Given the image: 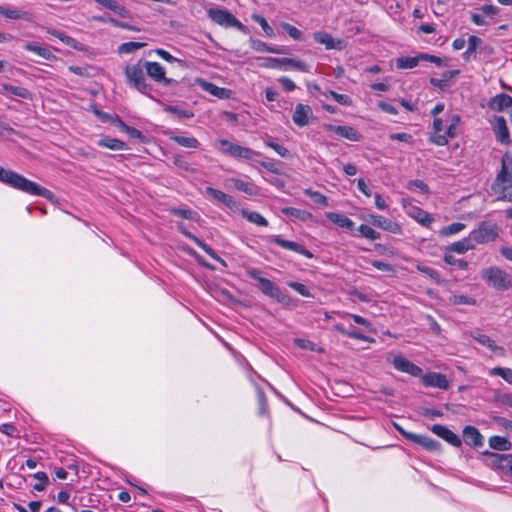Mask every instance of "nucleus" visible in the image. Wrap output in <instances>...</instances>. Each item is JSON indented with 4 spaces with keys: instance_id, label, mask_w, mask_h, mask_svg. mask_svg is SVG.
Returning a JSON list of instances; mask_svg holds the SVG:
<instances>
[{
    "instance_id": "f257e3e1",
    "label": "nucleus",
    "mask_w": 512,
    "mask_h": 512,
    "mask_svg": "<svg viewBox=\"0 0 512 512\" xmlns=\"http://www.w3.org/2000/svg\"><path fill=\"white\" fill-rule=\"evenodd\" d=\"M216 148L223 154L231 156L236 159L240 160H246L251 163H258L266 170L277 173L278 169L276 168V165L272 161H264L260 160V157L262 156L261 153L250 149L248 147L241 146L237 143L230 142L225 139L218 140L215 143Z\"/></svg>"
},
{
    "instance_id": "f03ea898",
    "label": "nucleus",
    "mask_w": 512,
    "mask_h": 512,
    "mask_svg": "<svg viewBox=\"0 0 512 512\" xmlns=\"http://www.w3.org/2000/svg\"><path fill=\"white\" fill-rule=\"evenodd\" d=\"M0 182L20 190L30 195L41 196L47 200H54L55 195L50 190L28 180L24 176L12 171L6 170L0 166Z\"/></svg>"
},
{
    "instance_id": "7ed1b4c3",
    "label": "nucleus",
    "mask_w": 512,
    "mask_h": 512,
    "mask_svg": "<svg viewBox=\"0 0 512 512\" xmlns=\"http://www.w3.org/2000/svg\"><path fill=\"white\" fill-rule=\"evenodd\" d=\"M247 276L255 279L259 283V288L263 294L276 299L279 303L286 304L289 301V296L283 293L278 286L271 280L261 276L260 270L256 268H249L246 271Z\"/></svg>"
},
{
    "instance_id": "20e7f679",
    "label": "nucleus",
    "mask_w": 512,
    "mask_h": 512,
    "mask_svg": "<svg viewBox=\"0 0 512 512\" xmlns=\"http://www.w3.org/2000/svg\"><path fill=\"white\" fill-rule=\"evenodd\" d=\"M482 278L493 288L505 291L512 287V280L508 273L499 267L492 266L481 271Z\"/></svg>"
},
{
    "instance_id": "39448f33",
    "label": "nucleus",
    "mask_w": 512,
    "mask_h": 512,
    "mask_svg": "<svg viewBox=\"0 0 512 512\" xmlns=\"http://www.w3.org/2000/svg\"><path fill=\"white\" fill-rule=\"evenodd\" d=\"M143 68L144 66L139 62L134 65L126 66L124 73L130 85L141 93L148 94V92L152 90V87L146 82Z\"/></svg>"
},
{
    "instance_id": "423d86ee",
    "label": "nucleus",
    "mask_w": 512,
    "mask_h": 512,
    "mask_svg": "<svg viewBox=\"0 0 512 512\" xmlns=\"http://www.w3.org/2000/svg\"><path fill=\"white\" fill-rule=\"evenodd\" d=\"M208 16L216 24L225 28L234 27L241 32L246 31V26L243 25L231 12L227 9L221 8H210L208 10Z\"/></svg>"
},
{
    "instance_id": "0eeeda50",
    "label": "nucleus",
    "mask_w": 512,
    "mask_h": 512,
    "mask_svg": "<svg viewBox=\"0 0 512 512\" xmlns=\"http://www.w3.org/2000/svg\"><path fill=\"white\" fill-rule=\"evenodd\" d=\"M499 235V227L497 224L483 221L471 233V239L474 244H486L494 241Z\"/></svg>"
},
{
    "instance_id": "6e6552de",
    "label": "nucleus",
    "mask_w": 512,
    "mask_h": 512,
    "mask_svg": "<svg viewBox=\"0 0 512 512\" xmlns=\"http://www.w3.org/2000/svg\"><path fill=\"white\" fill-rule=\"evenodd\" d=\"M486 465L499 470L502 474L512 476V455L511 454H498L491 451H484Z\"/></svg>"
},
{
    "instance_id": "1a4fd4ad",
    "label": "nucleus",
    "mask_w": 512,
    "mask_h": 512,
    "mask_svg": "<svg viewBox=\"0 0 512 512\" xmlns=\"http://www.w3.org/2000/svg\"><path fill=\"white\" fill-rule=\"evenodd\" d=\"M264 68L280 69L287 71L289 69H295L302 72H309V66L301 60L295 58H267L264 63L261 64Z\"/></svg>"
},
{
    "instance_id": "9d476101",
    "label": "nucleus",
    "mask_w": 512,
    "mask_h": 512,
    "mask_svg": "<svg viewBox=\"0 0 512 512\" xmlns=\"http://www.w3.org/2000/svg\"><path fill=\"white\" fill-rule=\"evenodd\" d=\"M396 428L399 431V433L407 440H410L411 442L420 445L421 447L428 451L436 452L440 451L441 449V443L429 436L407 432L399 426H396Z\"/></svg>"
},
{
    "instance_id": "9b49d317",
    "label": "nucleus",
    "mask_w": 512,
    "mask_h": 512,
    "mask_svg": "<svg viewBox=\"0 0 512 512\" xmlns=\"http://www.w3.org/2000/svg\"><path fill=\"white\" fill-rule=\"evenodd\" d=\"M143 66L146 69L148 76L151 77L154 81L160 82L164 86L178 84L177 80L167 78L165 76V69L158 62L146 61Z\"/></svg>"
},
{
    "instance_id": "f8f14e48",
    "label": "nucleus",
    "mask_w": 512,
    "mask_h": 512,
    "mask_svg": "<svg viewBox=\"0 0 512 512\" xmlns=\"http://www.w3.org/2000/svg\"><path fill=\"white\" fill-rule=\"evenodd\" d=\"M206 193L209 196H211L215 201L224 204L233 212H238L240 210V203L236 201L233 196L212 187H207Z\"/></svg>"
},
{
    "instance_id": "ddd939ff",
    "label": "nucleus",
    "mask_w": 512,
    "mask_h": 512,
    "mask_svg": "<svg viewBox=\"0 0 512 512\" xmlns=\"http://www.w3.org/2000/svg\"><path fill=\"white\" fill-rule=\"evenodd\" d=\"M270 242L280 246L283 249L291 250V251L296 252L300 255H303L307 258H313V254L308 249H306L303 245H301L297 242L285 240L280 235L272 236L270 238Z\"/></svg>"
},
{
    "instance_id": "4468645a",
    "label": "nucleus",
    "mask_w": 512,
    "mask_h": 512,
    "mask_svg": "<svg viewBox=\"0 0 512 512\" xmlns=\"http://www.w3.org/2000/svg\"><path fill=\"white\" fill-rule=\"evenodd\" d=\"M392 364L396 370L407 373L411 376L418 377L422 374V369L419 366L415 365L402 355L394 356Z\"/></svg>"
},
{
    "instance_id": "2eb2a0df",
    "label": "nucleus",
    "mask_w": 512,
    "mask_h": 512,
    "mask_svg": "<svg viewBox=\"0 0 512 512\" xmlns=\"http://www.w3.org/2000/svg\"><path fill=\"white\" fill-rule=\"evenodd\" d=\"M430 430L436 434L438 437L442 438L449 444L454 447H460L462 445V441L458 435H456L453 431L448 429L446 426L441 424H434L430 427Z\"/></svg>"
},
{
    "instance_id": "dca6fc26",
    "label": "nucleus",
    "mask_w": 512,
    "mask_h": 512,
    "mask_svg": "<svg viewBox=\"0 0 512 512\" xmlns=\"http://www.w3.org/2000/svg\"><path fill=\"white\" fill-rule=\"evenodd\" d=\"M313 116L312 108L309 105L297 104L293 112V122L300 127L310 124L309 120Z\"/></svg>"
},
{
    "instance_id": "f3484780",
    "label": "nucleus",
    "mask_w": 512,
    "mask_h": 512,
    "mask_svg": "<svg viewBox=\"0 0 512 512\" xmlns=\"http://www.w3.org/2000/svg\"><path fill=\"white\" fill-rule=\"evenodd\" d=\"M369 222L375 227L381 228L385 231H388V232H391L394 234H398L401 232V227L398 223H396L388 218H385L381 215H374V214L370 215Z\"/></svg>"
},
{
    "instance_id": "a211bd4d",
    "label": "nucleus",
    "mask_w": 512,
    "mask_h": 512,
    "mask_svg": "<svg viewBox=\"0 0 512 512\" xmlns=\"http://www.w3.org/2000/svg\"><path fill=\"white\" fill-rule=\"evenodd\" d=\"M422 382L426 387H437L443 390L448 389L449 381L444 374L430 372L422 376Z\"/></svg>"
},
{
    "instance_id": "6ab92c4d",
    "label": "nucleus",
    "mask_w": 512,
    "mask_h": 512,
    "mask_svg": "<svg viewBox=\"0 0 512 512\" xmlns=\"http://www.w3.org/2000/svg\"><path fill=\"white\" fill-rule=\"evenodd\" d=\"M464 442L474 448L481 447L484 444V437L474 426H465L463 429Z\"/></svg>"
},
{
    "instance_id": "aec40b11",
    "label": "nucleus",
    "mask_w": 512,
    "mask_h": 512,
    "mask_svg": "<svg viewBox=\"0 0 512 512\" xmlns=\"http://www.w3.org/2000/svg\"><path fill=\"white\" fill-rule=\"evenodd\" d=\"M233 187L249 196H255L259 192V188L254 184L253 181H246L238 178H230L227 180Z\"/></svg>"
},
{
    "instance_id": "412c9836",
    "label": "nucleus",
    "mask_w": 512,
    "mask_h": 512,
    "mask_svg": "<svg viewBox=\"0 0 512 512\" xmlns=\"http://www.w3.org/2000/svg\"><path fill=\"white\" fill-rule=\"evenodd\" d=\"M313 39L320 44L325 45L327 49H341L342 41L335 40L329 33L325 31H316L313 34Z\"/></svg>"
},
{
    "instance_id": "4be33fe9",
    "label": "nucleus",
    "mask_w": 512,
    "mask_h": 512,
    "mask_svg": "<svg viewBox=\"0 0 512 512\" xmlns=\"http://www.w3.org/2000/svg\"><path fill=\"white\" fill-rule=\"evenodd\" d=\"M122 18H131V12L116 0H93Z\"/></svg>"
},
{
    "instance_id": "5701e85b",
    "label": "nucleus",
    "mask_w": 512,
    "mask_h": 512,
    "mask_svg": "<svg viewBox=\"0 0 512 512\" xmlns=\"http://www.w3.org/2000/svg\"><path fill=\"white\" fill-rule=\"evenodd\" d=\"M489 108L493 111H503L512 108V97L501 93L491 98L488 104Z\"/></svg>"
},
{
    "instance_id": "b1692460",
    "label": "nucleus",
    "mask_w": 512,
    "mask_h": 512,
    "mask_svg": "<svg viewBox=\"0 0 512 512\" xmlns=\"http://www.w3.org/2000/svg\"><path fill=\"white\" fill-rule=\"evenodd\" d=\"M94 113L102 123L110 124L116 128H130L114 113L102 112L96 108H94Z\"/></svg>"
},
{
    "instance_id": "393cba45",
    "label": "nucleus",
    "mask_w": 512,
    "mask_h": 512,
    "mask_svg": "<svg viewBox=\"0 0 512 512\" xmlns=\"http://www.w3.org/2000/svg\"><path fill=\"white\" fill-rule=\"evenodd\" d=\"M97 145L100 147H104L113 151H121L128 150L130 147L125 141L120 139L111 138V137H103L97 141Z\"/></svg>"
},
{
    "instance_id": "a878e982",
    "label": "nucleus",
    "mask_w": 512,
    "mask_h": 512,
    "mask_svg": "<svg viewBox=\"0 0 512 512\" xmlns=\"http://www.w3.org/2000/svg\"><path fill=\"white\" fill-rule=\"evenodd\" d=\"M408 214L425 227H429L433 222L432 216L417 206H411V208L408 210Z\"/></svg>"
},
{
    "instance_id": "bb28decb",
    "label": "nucleus",
    "mask_w": 512,
    "mask_h": 512,
    "mask_svg": "<svg viewBox=\"0 0 512 512\" xmlns=\"http://www.w3.org/2000/svg\"><path fill=\"white\" fill-rule=\"evenodd\" d=\"M202 88L208 92L209 94L219 98V99H228L231 95V90L223 87H219L214 83L203 81Z\"/></svg>"
},
{
    "instance_id": "cd10ccee",
    "label": "nucleus",
    "mask_w": 512,
    "mask_h": 512,
    "mask_svg": "<svg viewBox=\"0 0 512 512\" xmlns=\"http://www.w3.org/2000/svg\"><path fill=\"white\" fill-rule=\"evenodd\" d=\"M93 20L98 21V22H102V23H110V24H112L115 27L126 29V30H130V31H137V32L140 31L139 28H137V27H135L133 25H130L127 22L119 21V20L111 17L108 14H104V15H101V16H94Z\"/></svg>"
},
{
    "instance_id": "c85d7f7f",
    "label": "nucleus",
    "mask_w": 512,
    "mask_h": 512,
    "mask_svg": "<svg viewBox=\"0 0 512 512\" xmlns=\"http://www.w3.org/2000/svg\"><path fill=\"white\" fill-rule=\"evenodd\" d=\"M475 248V244L469 235L466 238L461 239L460 241L454 242L447 247L448 251L456 252L458 254H464L465 252L472 250Z\"/></svg>"
},
{
    "instance_id": "c756f323",
    "label": "nucleus",
    "mask_w": 512,
    "mask_h": 512,
    "mask_svg": "<svg viewBox=\"0 0 512 512\" xmlns=\"http://www.w3.org/2000/svg\"><path fill=\"white\" fill-rule=\"evenodd\" d=\"M493 189L499 192L497 200L512 202V183L498 182L496 179L493 184Z\"/></svg>"
},
{
    "instance_id": "7c9ffc66",
    "label": "nucleus",
    "mask_w": 512,
    "mask_h": 512,
    "mask_svg": "<svg viewBox=\"0 0 512 512\" xmlns=\"http://www.w3.org/2000/svg\"><path fill=\"white\" fill-rule=\"evenodd\" d=\"M1 15L7 19H24L26 21H32L33 15L28 11H23L15 8L2 7Z\"/></svg>"
},
{
    "instance_id": "2f4dec72",
    "label": "nucleus",
    "mask_w": 512,
    "mask_h": 512,
    "mask_svg": "<svg viewBox=\"0 0 512 512\" xmlns=\"http://www.w3.org/2000/svg\"><path fill=\"white\" fill-rule=\"evenodd\" d=\"M326 217L328 220L342 228H346L348 230H352L354 228V222L344 214L329 212L326 214Z\"/></svg>"
},
{
    "instance_id": "473e14b6",
    "label": "nucleus",
    "mask_w": 512,
    "mask_h": 512,
    "mask_svg": "<svg viewBox=\"0 0 512 512\" xmlns=\"http://www.w3.org/2000/svg\"><path fill=\"white\" fill-rule=\"evenodd\" d=\"M23 48L27 51L33 52L45 60L55 59V55L47 48L42 47L36 43L27 42Z\"/></svg>"
},
{
    "instance_id": "72a5a7b5",
    "label": "nucleus",
    "mask_w": 512,
    "mask_h": 512,
    "mask_svg": "<svg viewBox=\"0 0 512 512\" xmlns=\"http://www.w3.org/2000/svg\"><path fill=\"white\" fill-rule=\"evenodd\" d=\"M456 131L457 130H435L430 136V140L438 146H443L447 144L448 138H453L457 135Z\"/></svg>"
},
{
    "instance_id": "f704fd0d",
    "label": "nucleus",
    "mask_w": 512,
    "mask_h": 512,
    "mask_svg": "<svg viewBox=\"0 0 512 512\" xmlns=\"http://www.w3.org/2000/svg\"><path fill=\"white\" fill-rule=\"evenodd\" d=\"M489 446L496 451H509L512 443L506 437L495 435L489 438Z\"/></svg>"
},
{
    "instance_id": "c9c22d12",
    "label": "nucleus",
    "mask_w": 512,
    "mask_h": 512,
    "mask_svg": "<svg viewBox=\"0 0 512 512\" xmlns=\"http://www.w3.org/2000/svg\"><path fill=\"white\" fill-rule=\"evenodd\" d=\"M185 236L190 238L197 246H199L203 251H205L213 259H215L216 261L220 262L223 265H226L225 261L217 255L215 250H213L209 245H207L205 242L200 240L198 237H196L192 233H185Z\"/></svg>"
},
{
    "instance_id": "e433bc0d",
    "label": "nucleus",
    "mask_w": 512,
    "mask_h": 512,
    "mask_svg": "<svg viewBox=\"0 0 512 512\" xmlns=\"http://www.w3.org/2000/svg\"><path fill=\"white\" fill-rule=\"evenodd\" d=\"M238 212H240L241 215L251 223L263 227H266L268 225V221L266 220V218H264L260 213L256 211H249L247 209H243L240 207V210Z\"/></svg>"
},
{
    "instance_id": "4c0bfd02",
    "label": "nucleus",
    "mask_w": 512,
    "mask_h": 512,
    "mask_svg": "<svg viewBox=\"0 0 512 512\" xmlns=\"http://www.w3.org/2000/svg\"><path fill=\"white\" fill-rule=\"evenodd\" d=\"M2 94L6 95H14L23 99H29L31 97V93L28 89L20 86H13L9 84L2 85Z\"/></svg>"
},
{
    "instance_id": "58836bf2",
    "label": "nucleus",
    "mask_w": 512,
    "mask_h": 512,
    "mask_svg": "<svg viewBox=\"0 0 512 512\" xmlns=\"http://www.w3.org/2000/svg\"><path fill=\"white\" fill-rule=\"evenodd\" d=\"M422 60L420 53L416 56H403L396 59V67L398 69H411L416 67Z\"/></svg>"
},
{
    "instance_id": "ea45409f",
    "label": "nucleus",
    "mask_w": 512,
    "mask_h": 512,
    "mask_svg": "<svg viewBox=\"0 0 512 512\" xmlns=\"http://www.w3.org/2000/svg\"><path fill=\"white\" fill-rule=\"evenodd\" d=\"M467 43L468 47L467 50L463 53V58L466 61H469L471 56L475 54L478 46L482 44V40L475 35H471L469 36Z\"/></svg>"
},
{
    "instance_id": "a19ab883",
    "label": "nucleus",
    "mask_w": 512,
    "mask_h": 512,
    "mask_svg": "<svg viewBox=\"0 0 512 512\" xmlns=\"http://www.w3.org/2000/svg\"><path fill=\"white\" fill-rule=\"evenodd\" d=\"M281 211L283 214L287 216H291L293 218L300 219L303 221L311 217V214L309 212L294 207H284Z\"/></svg>"
},
{
    "instance_id": "79ce46f5",
    "label": "nucleus",
    "mask_w": 512,
    "mask_h": 512,
    "mask_svg": "<svg viewBox=\"0 0 512 512\" xmlns=\"http://www.w3.org/2000/svg\"><path fill=\"white\" fill-rule=\"evenodd\" d=\"M253 49L260 52H269L274 54H284L285 51L277 46H269L263 41H255L252 45Z\"/></svg>"
},
{
    "instance_id": "37998d69",
    "label": "nucleus",
    "mask_w": 512,
    "mask_h": 512,
    "mask_svg": "<svg viewBox=\"0 0 512 512\" xmlns=\"http://www.w3.org/2000/svg\"><path fill=\"white\" fill-rule=\"evenodd\" d=\"M449 301L454 305H476V299L463 294H453L449 297Z\"/></svg>"
},
{
    "instance_id": "c03bdc74",
    "label": "nucleus",
    "mask_w": 512,
    "mask_h": 512,
    "mask_svg": "<svg viewBox=\"0 0 512 512\" xmlns=\"http://www.w3.org/2000/svg\"><path fill=\"white\" fill-rule=\"evenodd\" d=\"M47 32L55 37H57L59 40H61L63 43H65L66 45L72 47V48H76L77 46V40L74 39L73 37H70L68 35H66L65 33L59 31V30H53V29H48Z\"/></svg>"
},
{
    "instance_id": "a18cd8bd",
    "label": "nucleus",
    "mask_w": 512,
    "mask_h": 512,
    "mask_svg": "<svg viewBox=\"0 0 512 512\" xmlns=\"http://www.w3.org/2000/svg\"><path fill=\"white\" fill-rule=\"evenodd\" d=\"M417 270L430 277L437 284H440L443 281L440 273L429 266L417 265Z\"/></svg>"
},
{
    "instance_id": "49530a36",
    "label": "nucleus",
    "mask_w": 512,
    "mask_h": 512,
    "mask_svg": "<svg viewBox=\"0 0 512 512\" xmlns=\"http://www.w3.org/2000/svg\"><path fill=\"white\" fill-rule=\"evenodd\" d=\"M144 46H145V43H141V42H133V41L125 42V43H122L118 47V52L124 53V54H129V53H133V52L141 49Z\"/></svg>"
},
{
    "instance_id": "de8ad7c7",
    "label": "nucleus",
    "mask_w": 512,
    "mask_h": 512,
    "mask_svg": "<svg viewBox=\"0 0 512 512\" xmlns=\"http://www.w3.org/2000/svg\"><path fill=\"white\" fill-rule=\"evenodd\" d=\"M266 146L272 148L278 155L283 158H288L291 156L289 150L284 146L272 141L270 138L264 140Z\"/></svg>"
},
{
    "instance_id": "09e8293b",
    "label": "nucleus",
    "mask_w": 512,
    "mask_h": 512,
    "mask_svg": "<svg viewBox=\"0 0 512 512\" xmlns=\"http://www.w3.org/2000/svg\"><path fill=\"white\" fill-rule=\"evenodd\" d=\"M444 261L449 265L457 266L461 270H466L469 266L467 261L463 259H457L455 256L448 253L444 255Z\"/></svg>"
},
{
    "instance_id": "8fccbe9b",
    "label": "nucleus",
    "mask_w": 512,
    "mask_h": 512,
    "mask_svg": "<svg viewBox=\"0 0 512 512\" xmlns=\"http://www.w3.org/2000/svg\"><path fill=\"white\" fill-rule=\"evenodd\" d=\"M491 375H497L507 381L509 384H512V369L504 368V367H494L491 372Z\"/></svg>"
},
{
    "instance_id": "3c124183",
    "label": "nucleus",
    "mask_w": 512,
    "mask_h": 512,
    "mask_svg": "<svg viewBox=\"0 0 512 512\" xmlns=\"http://www.w3.org/2000/svg\"><path fill=\"white\" fill-rule=\"evenodd\" d=\"M173 139L181 146L187 147V148H197L198 147V140L194 137H188V136H175Z\"/></svg>"
},
{
    "instance_id": "603ef678",
    "label": "nucleus",
    "mask_w": 512,
    "mask_h": 512,
    "mask_svg": "<svg viewBox=\"0 0 512 512\" xmlns=\"http://www.w3.org/2000/svg\"><path fill=\"white\" fill-rule=\"evenodd\" d=\"M358 231L363 237L369 240H377L380 238V234L377 231L365 224L360 225Z\"/></svg>"
},
{
    "instance_id": "864d4df0",
    "label": "nucleus",
    "mask_w": 512,
    "mask_h": 512,
    "mask_svg": "<svg viewBox=\"0 0 512 512\" xmlns=\"http://www.w3.org/2000/svg\"><path fill=\"white\" fill-rule=\"evenodd\" d=\"M473 338L481 345L486 346L490 348L491 350H496L497 346L495 345V342L486 334H473Z\"/></svg>"
},
{
    "instance_id": "5fc2aeb1",
    "label": "nucleus",
    "mask_w": 512,
    "mask_h": 512,
    "mask_svg": "<svg viewBox=\"0 0 512 512\" xmlns=\"http://www.w3.org/2000/svg\"><path fill=\"white\" fill-rule=\"evenodd\" d=\"M464 228H465L464 223L455 222L446 227H443L441 230V234L444 236L457 234V233L461 232Z\"/></svg>"
},
{
    "instance_id": "6e6d98bb",
    "label": "nucleus",
    "mask_w": 512,
    "mask_h": 512,
    "mask_svg": "<svg viewBox=\"0 0 512 512\" xmlns=\"http://www.w3.org/2000/svg\"><path fill=\"white\" fill-rule=\"evenodd\" d=\"M305 194L310 196V198L319 205L328 206V199L322 193L317 191H312L311 189H306Z\"/></svg>"
},
{
    "instance_id": "4d7b16f0",
    "label": "nucleus",
    "mask_w": 512,
    "mask_h": 512,
    "mask_svg": "<svg viewBox=\"0 0 512 512\" xmlns=\"http://www.w3.org/2000/svg\"><path fill=\"white\" fill-rule=\"evenodd\" d=\"M257 399L259 403V413L265 415L267 413L268 404L264 391L260 387H256Z\"/></svg>"
},
{
    "instance_id": "13d9d810",
    "label": "nucleus",
    "mask_w": 512,
    "mask_h": 512,
    "mask_svg": "<svg viewBox=\"0 0 512 512\" xmlns=\"http://www.w3.org/2000/svg\"><path fill=\"white\" fill-rule=\"evenodd\" d=\"M339 137L347 138L351 141H358L361 138L359 130H335Z\"/></svg>"
},
{
    "instance_id": "bf43d9fd",
    "label": "nucleus",
    "mask_w": 512,
    "mask_h": 512,
    "mask_svg": "<svg viewBox=\"0 0 512 512\" xmlns=\"http://www.w3.org/2000/svg\"><path fill=\"white\" fill-rule=\"evenodd\" d=\"M407 188L411 191H413L415 189H419L421 192H423L425 194L429 193L428 186L425 184V182L423 180H420V179H415V180L409 181V183L407 184Z\"/></svg>"
},
{
    "instance_id": "052dcab7",
    "label": "nucleus",
    "mask_w": 512,
    "mask_h": 512,
    "mask_svg": "<svg viewBox=\"0 0 512 512\" xmlns=\"http://www.w3.org/2000/svg\"><path fill=\"white\" fill-rule=\"evenodd\" d=\"M288 286L294 289L296 292H298L300 295L304 297H310L311 293L308 289V287L300 282H289Z\"/></svg>"
},
{
    "instance_id": "680f3d73",
    "label": "nucleus",
    "mask_w": 512,
    "mask_h": 512,
    "mask_svg": "<svg viewBox=\"0 0 512 512\" xmlns=\"http://www.w3.org/2000/svg\"><path fill=\"white\" fill-rule=\"evenodd\" d=\"M156 53L159 57H161L163 60H165L167 62H170V63L177 62L180 66H182V67L185 66V64L182 60L175 58L168 51H166L164 49H157Z\"/></svg>"
},
{
    "instance_id": "e2e57ef3",
    "label": "nucleus",
    "mask_w": 512,
    "mask_h": 512,
    "mask_svg": "<svg viewBox=\"0 0 512 512\" xmlns=\"http://www.w3.org/2000/svg\"><path fill=\"white\" fill-rule=\"evenodd\" d=\"M282 27L288 33V35L294 40H300L302 37V32L296 27L292 26L289 23H283Z\"/></svg>"
},
{
    "instance_id": "0e129e2a",
    "label": "nucleus",
    "mask_w": 512,
    "mask_h": 512,
    "mask_svg": "<svg viewBox=\"0 0 512 512\" xmlns=\"http://www.w3.org/2000/svg\"><path fill=\"white\" fill-rule=\"evenodd\" d=\"M167 111L177 118H188L193 115L189 111L183 110L178 106H168Z\"/></svg>"
},
{
    "instance_id": "69168bd1",
    "label": "nucleus",
    "mask_w": 512,
    "mask_h": 512,
    "mask_svg": "<svg viewBox=\"0 0 512 512\" xmlns=\"http://www.w3.org/2000/svg\"><path fill=\"white\" fill-rule=\"evenodd\" d=\"M173 214L176 216L182 217L184 219H190V220L195 219V217L197 216V213L190 209H175L173 211Z\"/></svg>"
},
{
    "instance_id": "338daca9",
    "label": "nucleus",
    "mask_w": 512,
    "mask_h": 512,
    "mask_svg": "<svg viewBox=\"0 0 512 512\" xmlns=\"http://www.w3.org/2000/svg\"><path fill=\"white\" fill-rule=\"evenodd\" d=\"M461 118L456 113H450L446 119V128H456L460 124Z\"/></svg>"
},
{
    "instance_id": "774afa93",
    "label": "nucleus",
    "mask_w": 512,
    "mask_h": 512,
    "mask_svg": "<svg viewBox=\"0 0 512 512\" xmlns=\"http://www.w3.org/2000/svg\"><path fill=\"white\" fill-rule=\"evenodd\" d=\"M330 94H331L332 98L336 102H338V103H340L342 105H350L351 102H352L351 98L348 95H346V94H339V93L334 92V91H330Z\"/></svg>"
}]
</instances>
